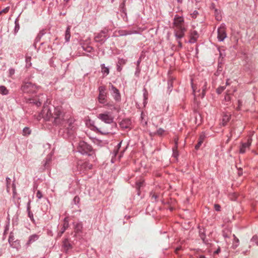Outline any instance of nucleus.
<instances>
[{
    "instance_id": "f257e3e1",
    "label": "nucleus",
    "mask_w": 258,
    "mask_h": 258,
    "mask_svg": "<svg viewBox=\"0 0 258 258\" xmlns=\"http://www.w3.org/2000/svg\"><path fill=\"white\" fill-rule=\"evenodd\" d=\"M42 117L46 120L51 121L55 125L60 126L63 125L69 117L61 106L53 107L44 106L42 111Z\"/></svg>"
},
{
    "instance_id": "f03ea898",
    "label": "nucleus",
    "mask_w": 258,
    "mask_h": 258,
    "mask_svg": "<svg viewBox=\"0 0 258 258\" xmlns=\"http://www.w3.org/2000/svg\"><path fill=\"white\" fill-rule=\"evenodd\" d=\"M75 119L71 116L65 121L63 125L60 127L59 133H63L64 138L73 135L77 130V125L75 123Z\"/></svg>"
},
{
    "instance_id": "7ed1b4c3",
    "label": "nucleus",
    "mask_w": 258,
    "mask_h": 258,
    "mask_svg": "<svg viewBox=\"0 0 258 258\" xmlns=\"http://www.w3.org/2000/svg\"><path fill=\"white\" fill-rule=\"evenodd\" d=\"M77 149L78 152L83 155L92 156L94 154L92 146L83 141L79 143Z\"/></svg>"
},
{
    "instance_id": "20e7f679",
    "label": "nucleus",
    "mask_w": 258,
    "mask_h": 258,
    "mask_svg": "<svg viewBox=\"0 0 258 258\" xmlns=\"http://www.w3.org/2000/svg\"><path fill=\"white\" fill-rule=\"evenodd\" d=\"M37 89V86L30 82L24 83L21 87V90L23 93H34Z\"/></svg>"
},
{
    "instance_id": "39448f33",
    "label": "nucleus",
    "mask_w": 258,
    "mask_h": 258,
    "mask_svg": "<svg viewBox=\"0 0 258 258\" xmlns=\"http://www.w3.org/2000/svg\"><path fill=\"white\" fill-rule=\"evenodd\" d=\"M97 117L106 123L110 124L113 122L114 117L108 111H106L104 113L99 114Z\"/></svg>"
},
{
    "instance_id": "423d86ee",
    "label": "nucleus",
    "mask_w": 258,
    "mask_h": 258,
    "mask_svg": "<svg viewBox=\"0 0 258 258\" xmlns=\"http://www.w3.org/2000/svg\"><path fill=\"white\" fill-rule=\"evenodd\" d=\"M108 32V29H104L96 36H95L94 37L95 41L97 42H100L101 44L103 43L108 38V37L106 35Z\"/></svg>"
},
{
    "instance_id": "0eeeda50",
    "label": "nucleus",
    "mask_w": 258,
    "mask_h": 258,
    "mask_svg": "<svg viewBox=\"0 0 258 258\" xmlns=\"http://www.w3.org/2000/svg\"><path fill=\"white\" fill-rule=\"evenodd\" d=\"M217 38L220 41H223L227 37L226 27L224 24H222L218 29Z\"/></svg>"
},
{
    "instance_id": "6e6552de",
    "label": "nucleus",
    "mask_w": 258,
    "mask_h": 258,
    "mask_svg": "<svg viewBox=\"0 0 258 258\" xmlns=\"http://www.w3.org/2000/svg\"><path fill=\"white\" fill-rule=\"evenodd\" d=\"M99 96L98 97L99 103L104 104L106 102V93L105 92L106 88L105 86H100L99 87Z\"/></svg>"
},
{
    "instance_id": "1a4fd4ad",
    "label": "nucleus",
    "mask_w": 258,
    "mask_h": 258,
    "mask_svg": "<svg viewBox=\"0 0 258 258\" xmlns=\"http://www.w3.org/2000/svg\"><path fill=\"white\" fill-rule=\"evenodd\" d=\"M184 19L183 17L175 15L173 25L175 28H180L185 27L184 26Z\"/></svg>"
},
{
    "instance_id": "9d476101",
    "label": "nucleus",
    "mask_w": 258,
    "mask_h": 258,
    "mask_svg": "<svg viewBox=\"0 0 258 258\" xmlns=\"http://www.w3.org/2000/svg\"><path fill=\"white\" fill-rule=\"evenodd\" d=\"M92 167V165L88 162H80L78 163L77 168L78 170L81 172H84L86 170L91 169Z\"/></svg>"
},
{
    "instance_id": "9b49d317",
    "label": "nucleus",
    "mask_w": 258,
    "mask_h": 258,
    "mask_svg": "<svg viewBox=\"0 0 258 258\" xmlns=\"http://www.w3.org/2000/svg\"><path fill=\"white\" fill-rule=\"evenodd\" d=\"M186 28L185 27L175 28L174 34L176 40H180L185 35Z\"/></svg>"
},
{
    "instance_id": "f8f14e48",
    "label": "nucleus",
    "mask_w": 258,
    "mask_h": 258,
    "mask_svg": "<svg viewBox=\"0 0 258 258\" xmlns=\"http://www.w3.org/2000/svg\"><path fill=\"white\" fill-rule=\"evenodd\" d=\"M110 87V90L112 91V95L114 100L116 101H120L121 100V95L119 90L111 83Z\"/></svg>"
},
{
    "instance_id": "ddd939ff",
    "label": "nucleus",
    "mask_w": 258,
    "mask_h": 258,
    "mask_svg": "<svg viewBox=\"0 0 258 258\" xmlns=\"http://www.w3.org/2000/svg\"><path fill=\"white\" fill-rule=\"evenodd\" d=\"M251 144V139H249L246 143H242L240 147L239 152L241 154H244L247 149H249Z\"/></svg>"
},
{
    "instance_id": "4468645a",
    "label": "nucleus",
    "mask_w": 258,
    "mask_h": 258,
    "mask_svg": "<svg viewBox=\"0 0 258 258\" xmlns=\"http://www.w3.org/2000/svg\"><path fill=\"white\" fill-rule=\"evenodd\" d=\"M41 96H40V98H33V99H29V102L30 103L34 104L36 105L37 106H39L41 105L42 102L43 101L42 99V96H43V94L41 95Z\"/></svg>"
},
{
    "instance_id": "2eb2a0df",
    "label": "nucleus",
    "mask_w": 258,
    "mask_h": 258,
    "mask_svg": "<svg viewBox=\"0 0 258 258\" xmlns=\"http://www.w3.org/2000/svg\"><path fill=\"white\" fill-rule=\"evenodd\" d=\"M39 238V236L38 234H34L30 235L29 237L28 240L27 241L26 245L27 246H30L32 243L37 241Z\"/></svg>"
},
{
    "instance_id": "dca6fc26",
    "label": "nucleus",
    "mask_w": 258,
    "mask_h": 258,
    "mask_svg": "<svg viewBox=\"0 0 258 258\" xmlns=\"http://www.w3.org/2000/svg\"><path fill=\"white\" fill-rule=\"evenodd\" d=\"M63 247L66 253H68L69 250L72 248V245L70 243L68 239H65L63 241Z\"/></svg>"
},
{
    "instance_id": "f3484780",
    "label": "nucleus",
    "mask_w": 258,
    "mask_h": 258,
    "mask_svg": "<svg viewBox=\"0 0 258 258\" xmlns=\"http://www.w3.org/2000/svg\"><path fill=\"white\" fill-rule=\"evenodd\" d=\"M120 126L122 128H127L130 127L131 124V121L130 119L126 118L124 119H123L120 122Z\"/></svg>"
},
{
    "instance_id": "a211bd4d",
    "label": "nucleus",
    "mask_w": 258,
    "mask_h": 258,
    "mask_svg": "<svg viewBox=\"0 0 258 258\" xmlns=\"http://www.w3.org/2000/svg\"><path fill=\"white\" fill-rule=\"evenodd\" d=\"M64 221V222L63 226L61 228L60 231L58 233V236L59 237H60L62 235V234L69 227V223H68V221L67 220V218H65Z\"/></svg>"
},
{
    "instance_id": "6ab92c4d",
    "label": "nucleus",
    "mask_w": 258,
    "mask_h": 258,
    "mask_svg": "<svg viewBox=\"0 0 258 258\" xmlns=\"http://www.w3.org/2000/svg\"><path fill=\"white\" fill-rule=\"evenodd\" d=\"M199 37V34L197 31L194 30L191 32L190 39L189 40L190 43H195Z\"/></svg>"
},
{
    "instance_id": "aec40b11",
    "label": "nucleus",
    "mask_w": 258,
    "mask_h": 258,
    "mask_svg": "<svg viewBox=\"0 0 258 258\" xmlns=\"http://www.w3.org/2000/svg\"><path fill=\"white\" fill-rule=\"evenodd\" d=\"M75 226V232L77 233L82 232L83 229V225L81 222L74 223Z\"/></svg>"
},
{
    "instance_id": "412c9836",
    "label": "nucleus",
    "mask_w": 258,
    "mask_h": 258,
    "mask_svg": "<svg viewBox=\"0 0 258 258\" xmlns=\"http://www.w3.org/2000/svg\"><path fill=\"white\" fill-rule=\"evenodd\" d=\"M10 245L13 248H15L17 250H19L21 248L20 242L19 240H16L15 241L10 243Z\"/></svg>"
},
{
    "instance_id": "4be33fe9",
    "label": "nucleus",
    "mask_w": 258,
    "mask_h": 258,
    "mask_svg": "<svg viewBox=\"0 0 258 258\" xmlns=\"http://www.w3.org/2000/svg\"><path fill=\"white\" fill-rule=\"evenodd\" d=\"M101 72L104 76H107L109 73V69L108 67H106L105 64H101Z\"/></svg>"
},
{
    "instance_id": "5701e85b",
    "label": "nucleus",
    "mask_w": 258,
    "mask_h": 258,
    "mask_svg": "<svg viewBox=\"0 0 258 258\" xmlns=\"http://www.w3.org/2000/svg\"><path fill=\"white\" fill-rule=\"evenodd\" d=\"M178 143L177 140L175 139V147L172 148L173 156L177 158L178 156V152L177 151Z\"/></svg>"
},
{
    "instance_id": "b1692460",
    "label": "nucleus",
    "mask_w": 258,
    "mask_h": 258,
    "mask_svg": "<svg viewBox=\"0 0 258 258\" xmlns=\"http://www.w3.org/2000/svg\"><path fill=\"white\" fill-rule=\"evenodd\" d=\"M204 139H205V136L204 135H201L200 136V138L199 139L198 143L195 146V149L196 150H198L200 148V146L202 145V144L203 143Z\"/></svg>"
},
{
    "instance_id": "393cba45",
    "label": "nucleus",
    "mask_w": 258,
    "mask_h": 258,
    "mask_svg": "<svg viewBox=\"0 0 258 258\" xmlns=\"http://www.w3.org/2000/svg\"><path fill=\"white\" fill-rule=\"evenodd\" d=\"M27 210L28 212V217L30 218L31 221H34L33 214L30 210V201L27 204Z\"/></svg>"
},
{
    "instance_id": "a878e982",
    "label": "nucleus",
    "mask_w": 258,
    "mask_h": 258,
    "mask_svg": "<svg viewBox=\"0 0 258 258\" xmlns=\"http://www.w3.org/2000/svg\"><path fill=\"white\" fill-rule=\"evenodd\" d=\"M202 94H201V97L204 98L205 95V94H206V90L207 89V82L204 81L202 82Z\"/></svg>"
},
{
    "instance_id": "bb28decb",
    "label": "nucleus",
    "mask_w": 258,
    "mask_h": 258,
    "mask_svg": "<svg viewBox=\"0 0 258 258\" xmlns=\"http://www.w3.org/2000/svg\"><path fill=\"white\" fill-rule=\"evenodd\" d=\"M9 93V91L7 88L4 86H0V93L3 95H8Z\"/></svg>"
},
{
    "instance_id": "cd10ccee",
    "label": "nucleus",
    "mask_w": 258,
    "mask_h": 258,
    "mask_svg": "<svg viewBox=\"0 0 258 258\" xmlns=\"http://www.w3.org/2000/svg\"><path fill=\"white\" fill-rule=\"evenodd\" d=\"M71 37L70 26H68L65 33V39L67 42L69 41Z\"/></svg>"
},
{
    "instance_id": "c85d7f7f",
    "label": "nucleus",
    "mask_w": 258,
    "mask_h": 258,
    "mask_svg": "<svg viewBox=\"0 0 258 258\" xmlns=\"http://www.w3.org/2000/svg\"><path fill=\"white\" fill-rule=\"evenodd\" d=\"M173 80H174V79L171 78L168 81V91L169 93H170L172 91V87H173Z\"/></svg>"
},
{
    "instance_id": "c756f323",
    "label": "nucleus",
    "mask_w": 258,
    "mask_h": 258,
    "mask_svg": "<svg viewBox=\"0 0 258 258\" xmlns=\"http://www.w3.org/2000/svg\"><path fill=\"white\" fill-rule=\"evenodd\" d=\"M231 234V231L228 229H225L223 231V236L224 238H230Z\"/></svg>"
},
{
    "instance_id": "7c9ffc66",
    "label": "nucleus",
    "mask_w": 258,
    "mask_h": 258,
    "mask_svg": "<svg viewBox=\"0 0 258 258\" xmlns=\"http://www.w3.org/2000/svg\"><path fill=\"white\" fill-rule=\"evenodd\" d=\"M45 33V31L44 30H42L41 31L39 34H38L37 36L36 37V39H35V41L36 42H37L38 41H40L41 37Z\"/></svg>"
},
{
    "instance_id": "2f4dec72",
    "label": "nucleus",
    "mask_w": 258,
    "mask_h": 258,
    "mask_svg": "<svg viewBox=\"0 0 258 258\" xmlns=\"http://www.w3.org/2000/svg\"><path fill=\"white\" fill-rule=\"evenodd\" d=\"M15 29H14V31H15V33H17L19 29H20V25H19V20H18V18H17L15 21Z\"/></svg>"
},
{
    "instance_id": "473e14b6",
    "label": "nucleus",
    "mask_w": 258,
    "mask_h": 258,
    "mask_svg": "<svg viewBox=\"0 0 258 258\" xmlns=\"http://www.w3.org/2000/svg\"><path fill=\"white\" fill-rule=\"evenodd\" d=\"M31 133L30 129L28 127H25L23 130V135L24 136H27L30 135Z\"/></svg>"
},
{
    "instance_id": "72a5a7b5",
    "label": "nucleus",
    "mask_w": 258,
    "mask_h": 258,
    "mask_svg": "<svg viewBox=\"0 0 258 258\" xmlns=\"http://www.w3.org/2000/svg\"><path fill=\"white\" fill-rule=\"evenodd\" d=\"M118 33L120 36H125L132 34L131 32L126 30H120Z\"/></svg>"
},
{
    "instance_id": "f704fd0d",
    "label": "nucleus",
    "mask_w": 258,
    "mask_h": 258,
    "mask_svg": "<svg viewBox=\"0 0 258 258\" xmlns=\"http://www.w3.org/2000/svg\"><path fill=\"white\" fill-rule=\"evenodd\" d=\"M199 234H200V237L203 240L204 242H206L205 241V238H206V236H205V234L204 233V230H203L202 231V229H200L199 230Z\"/></svg>"
},
{
    "instance_id": "c9c22d12",
    "label": "nucleus",
    "mask_w": 258,
    "mask_h": 258,
    "mask_svg": "<svg viewBox=\"0 0 258 258\" xmlns=\"http://www.w3.org/2000/svg\"><path fill=\"white\" fill-rule=\"evenodd\" d=\"M230 119V116L226 115L223 116V125H225L227 122L229 121Z\"/></svg>"
},
{
    "instance_id": "e433bc0d",
    "label": "nucleus",
    "mask_w": 258,
    "mask_h": 258,
    "mask_svg": "<svg viewBox=\"0 0 258 258\" xmlns=\"http://www.w3.org/2000/svg\"><path fill=\"white\" fill-rule=\"evenodd\" d=\"M31 56H26V66L30 67L31 66Z\"/></svg>"
},
{
    "instance_id": "4c0bfd02",
    "label": "nucleus",
    "mask_w": 258,
    "mask_h": 258,
    "mask_svg": "<svg viewBox=\"0 0 258 258\" xmlns=\"http://www.w3.org/2000/svg\"><path fill=\"white\" fill-rule=\"evenodd\" d=\"M15 241V240L14 236L12 233H11L10 234L9 239H8V242H9V244L11 243L12 242H13Z\"/></svg>"
},
{
    "instance_id": "58836bf2",
    "label": "nucleus",
    "mask_w": 258,
    "mask_h": 258,
    "mask_svg": "<svg viewBox=\"0 0 258 258\" xmlns=\"http://www.w3.org/2000/svg\"><path fill=\"white\" fill-rule=\"evenodd\" d=\"M215 17L217 20L219 21L221 19V16L219 15V12L217 9H215Z\"/></svg>"
},
{
    "instance_id": "ea45409f",
    "label": "nucleus",
    "mask_w": 258,
    "mask_h": 258,
    "mask_svg": "<svg viewBox=\"0 0 258 258\" xmlns=\"http://www.w3.org/2000/svg\"><path fill=\"white\" fill-rule=\"evenodd\" d=\"M226 88L225 86H220L217 89L216 92L218 94H221Z\"/></svg>"
},
{
    "instance_id": "a19ab883",
    "label": "nucleus",
    "mask_w": 258,
    "mask_h": 258,
    "mask_svg": "<svg viewBox=\"0 0 258 258\" xmlns=\"http://www.w3.org/2000/svg\"><path fill=\"white\" fill-rule=\"evenodd\" d=\"M251 242L255 243L258 246V236L254 235L251 239Z\"/></svg>"
},
{
    "instance_id": "79ce46f5",
    "label": "nucleus",
    "mask_w": 258,
    "mask_h": 258,
    "mask_svg": "<svg viewBox=\"0 0 258 258\" xmlns=\"http://www.w3.org/2000/svg\"><path fill=\"white\" fill-rule=\"evenodd\" d=\"M84 50L88 52H91L93 50V48L91 46H87L86 47H83Z\"/></svg>"
},
{
    "instance_id": "37998d69",
    "label": "nucleus",
    "mask_w": 258,
    "mask_h": 258,
    "mask_svg": "<svg viewBox=\"0 0 258 258\" xmlns=\"http://www.w3.org/2000/svg\"><path fill=\"white\" fill-rule=\"evenodd\" d=\"M164 132H165L164 130H163L162 128H159V129L157 130V131L156 132V134L158 135H159V136H161L163 134Z\"/></svg>"
},
{
    "instance_id": "c03bdc74",
    "label": "nucleus",
    "mask_w": 258,
    "mask_h": 258,
    "mask_svg": "<svg viewBox=\"0 0 258 258\" xmlns=\"http://www.w3.org/2000/svg\"><path fill=\"white\" fill-rule=\"evenodd\" d=\"M230 93L229 92V91L227 92V93L225 96V100L226 101H229L231 100V97L230 96Z\"/></svg>"
},
{
    "instance_id": "a18cd8bd",
    "label": "nucleus",
    "mask_w": 258,
    "mask_h": 258,
    "mask_svg": "<svg viewBox=\"0 0 258 258\" xmlns=\"http://www.w3.org/2000/svg\"><path fill=\"white\" fill-rule=\"evenodd\" d=\"M73 202L76 205L79 204L80 202V198L78 196H75L74 198Z\"/></svg>"
},
{
    "instance_id": "49530a36",
    "label": "nucleus",
    "mask_w": 258,
    "mask_h": 258,
    "mask_svg": "<svg viewBox=\"0 0 258 258\" xmlns=\"http://www.w3.org/2000/svg\"><path fill=\"white\" fill-rule=\"evenodd\" d=\"M9 9H10V8L9 7H7L5 8L3 10L0 11V15L2 13H8L9 12Z\"/></svg>"
},
{
    "instance_id": "de8ad7c7",
    "label": "nucleus",
    "mask_w": 258,
    "mask_h": 258,
    "mask_svg": "<svg viewBox=\"0 0 258 258\" xmlns=\"http://www.w3.org/2000/svg\"><path fill=\"white\" fill-rule=\"evenodd\" d=\"M143 182H144L143 181L137 182L136 183L137 188L139 189L140 188V187L141 186H142V185L143 184Z\"/></svg>"
},
{
    "instance_id": "09e8293b",
    "label": "nucleus",
    "mask_w": 258,
    "mask_h": 258,
    "mask_svg": "<svg viewBox=\"0 0 258 258\" xmlns=\"http://www.w3.org/2000/svg\"><path fill=\"white\" fill-rule=\"evenodd\" d=\"M106 106L111 110H116V108L113 104L107 103Z\"/></svg>"
},
{
    "instance_id": "8fccbe9b",
    "label": "nucleus",
    "mask_w": 258,
    "mask_h": 258,
    "mask_svg": "<svg viewBox=\"0 0 258 258\" xmlns=\"http://www.w3.org/2000/svg\"><path fill=\"white\" fill-rule=\"evenodd\" d=\"M9 76H10V77H11L15 74V70L14 69L11 68L9 69Z\"/></svg>"
},
{
    "instance_id": "3c124183",
    "label": "nucleus",
    "mask_w": 258,
    "mask_h": 258,
    "mask_svg": "<svg viewBox=\"0 0 258 258\" xmlns=\"http://www.w3.org/2000/svg\"><path fill=\"white\" fill-rule=\"evenodd\" d=\"M36 197L39 199H40L42 197V194L40 190L37 191Z\"/></svg>"
},
{
    "instance_id": "603ef678",
    "label": "nucleus",
    "mask_w": 258,
    "mask_h": 258,
    "mask_svg": "<svg viewBox=\"0 0 258 258\" xmlns=\"http://www.w3.org/2000/svg\"><path fill=\"white\" fill-rule=\"evenodd\" d=\"M198 15V12L196 10L194 11V12L191 14V16L193 18H196Z\"/></svg>"
},
{
    "instance_id": "864d4df0",
    "label": "nucleus",
    "mask_w": 258,
    "mask_h": 258,
    "mask_svg": "<svg viewBox=\"0 0 258 258\" xmlns=\"http://www.w3.org/2000/svg\"><path fill=\"white\" fill-rule=\"evenodd\" d=\"M214 208H215V210L216 211H220V210H221V207L218 204H215L214 205Z\"/></svg>"
},
{
    "instance_id": "5fc2aeb1",
    "label": "nucleus",
    "mask_w": 258,
    "mask_h": 258,
    "mask_svg": "<svg viewBox=\"0 0 258 258\" xmlns=\"http://www.w3.org/2000/svg\"><path fill=\"white\" fill-rule=\"evenodd\" d=\"M242 102L241 100L238 101V107H237V110H239L240 109V107L242 105Z\"/></svg>"
},
{
    "instance_id": "6e6d98bb",
    "label": "nucleus",
    "mask_w": 258,
    "mask_h": 258,
    "mask_svg": "<svg viewBox=\"0 0 258 258\" xmlns=\"http://www.w3.org/2000/svg\"><path fill=\"white\" fill-rule=\"evenodd\" d=\"M151 198L153 199H154L155 201H156L157 199L158 198V195L155 194H151Z\"/></svg>"
},
{
    "instance_id": "4d7b16f0",
    "label": "nucleus",
    "mask_w": 258,
    "mask_h": 258,
    "mask_svg": "<svg viewBox=\"0 0 258 258\" xmlns=\"http://www.w3.org/2000/svg\"><path fill=\"white\" fill-rule=\"evenodd\" d=\"M233 236L234 237V241H233V242L236 243H239V240L238 238H237L235 236V235L234 234L233 235Z\"/></svg>"
},
{
    "instance_id": "13d9d810",
    "label": "nucleus",
    "mask_w": 258,
    "mask_h": 258,
    "mask_svg": "<svg viewBox=\"0 0 258 258\" xmlns=\"http://www.w3.org/2000/svg\"><path fill=\"white\" fill-rule=\"evenodd\" d=\"M119 62H120V63L124 64V63H125V62H126V60H125V59H123V58L119 59Z\"/></svg>"
},
{
    "instance_id": "bf43d9fd",
    "label": "nucleus",
    "mask_w": 258,
    "mask_h": 258,
    "mask_svg": "<svg viewBox=\"0 0 258 258\" xmlns=\"http://www.w3.org/2000/svg\"><path fill=\"white\" fill-rule=\"evenodd\" d=\"M177 42H178V46L180 47V48H182V43L181 42L180 40H177Z\"/></svg>"
},
{
    "instance_id": "052dcab7",
    "label": "nucleus",
    "mask_w": 258,
    "mask_h": 258,
    "mask_svg": "<svg viewBox=\"0 0 258 258\" xmlns=\"http://www.w3.org/2000/svg\"><path fill=\"white\" fill-rule=\"evenodd\" d=\"M238 245H239V243H236L233 242L232 247L234 249H235L238 246Z\"/></svg>"
},
{
    "instance_id": "680f3d73",
    "label": "nucleus",
    "mask_w": 258,
    "mask_h": 258,
    "mask_svg": "<svg viewBox=\"0 0 258 258\" xmlns=\"http://www.w3.org/2000/svg\"><path fill=\"white\" fill-rule=\"evenodd\" d=\"M221 251V249H220V248L219 247L216 251H215L214 252V254H219V252Z\"/></svg>"
},
{
    "instance_id": "e2e57ef3",
    "label": "nucleus",
    "mask_w": 258,
    "mask_h": 258,
    "mask_svg": "<svg viewBox=\"0 0 258 258\" xmlns=\"http://www.w3.org/2000/svg\"><path fill=\"white\" fill-rule=\"evenodd\" d=\"M51 159H50V158H47L46 159V162L45 163V166H46V164H48L49 163V162L50 161Z\"/></svg>"
},
{
    "instance_id": "0e129e2a",
    "label": "nucleus",
    "mask_w": 258,
    "mask_h": 258,
    "mask_svg": "<svg viewBox=\"0 0 258 258\" xmlns=\"http://www.w3.org/2000/svg\"><path fill=\"white\" fill-rule=\"evenodd\" d=\"M141 62L140 60H138L137 62V70L139 69V66Z\"/></svg>"
},
{
    "instance_id": "69168bd1",
    "label": "nucleus",
    "mask_w": 258,
    "mask_h": 258,
    "mask_svg": "<svg viewBox=\"0 0 258 258\" xmlns=\"http://www.w3.org/2000/svg\"><path fill=\"white\" fill-rule=\"evenodd\" d=\"M10 178L9 177H7L6 178V181H7V185H8V184H9L10 182Z\"/></svg>"
},
{
    "instance_id": "338daca9",
    "label": "nucleus",
    "mask_w": 258,
    "mask_h": 258,
    "mask_svg": "<svg viewBox=\"0 0 258 258\" xmlns=\"http://www.w3.org/2000/svg\"><path fill=\"white\" fill-rule=\"evenodd\" d=\"M181 249V247H178L176 248L175 251L176 252H177L178 250Z\"/></svg>"
},
{
    "instance_id": "774afa93",
    "label": "nucleus",
    "mask_w": 258,
    "mask_h": 258,
    "mask_svg": "<svg viewBox=\"0 0 258 258\" xmlns=\"http://www.w3.org/2000/svg\"><path fill=\"white\" fill-rule=\"evenodd\" d=\"M198 258H206V257L204 255H201L199 256V257Z\"/></svg>"
}]
</instances>
